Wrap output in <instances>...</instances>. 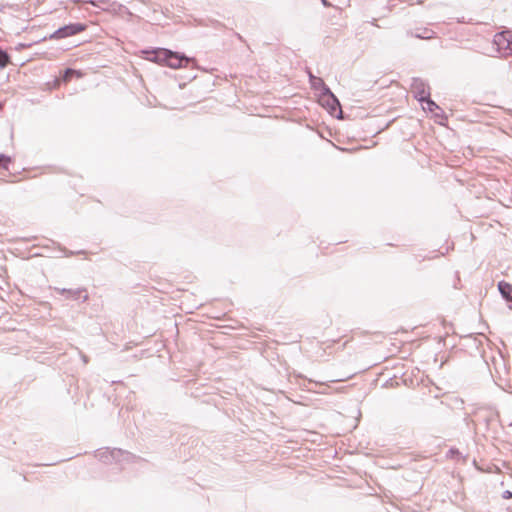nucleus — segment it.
<instances>
[{"label":"nucleus","mask_w":512,"mask_h":512,"mask_svg":"<svg viewBox=\"0 0 512 512\" xmlns=\"http://www.w3.org/2000/svg\"><path fill=\"white\" fill-rule=\"evenodd\" d=\"M498 290L501 296L507 301L512 302V285L504 280L498 282Z\"/></svg>","instance_id":"obj_8"},{"label":"nucleus","mask_w":512,"mask_h":512,"mask_svg":"<svg viewBox=\"0 0 512 512\" xmlns=\"http://www.w3.org/2000/svg\"><path fill=\"white\" fill-rule=\"evenodd\" d=\"M456 455H457V456H458V455H460L459 450H458V449H456V448H450V449H449V451H448V456H449V457H451V458H453V457H454V456H456Z\"/></svg>","instance_id":"obj_15"},{"label":"nucleus","mask_w":512,"mask_h":512,"mask_svg":"<svg viewBox=\"0 0 512 512\" xmlns=\"http://www.w3.org/2000/svg\"><path fill=\"white\" fill-rule=\"evenodd\" d=\"M75 75L77 77H81L82 74L80 71H76L73 68H66L62 74V81L66 83L70 81Z\"/></svg>","instance_id":"obj_12"},{"label":"nucleus","mask_w":512,"mask_h":512,"mask_svg":"<svg viewBox=\"0 0 512 512\" xmlns=\"http://www.w3.org/2000/svg\"><path fill=\"white\" fill-rule=\"evenodd\" d=\"M309 82L311 88L314 90L324 91L325 87H328L322 78L316 77L311 71L308 72Z\"/></svg>","instance_id":"obj_9"},{"label":"nucleus","mask_w":512,"mask_h":512,"mask_svg":"<svg viewBox=\"0 0 512 512\" xmlns=\"http://www.w3.org/2000/svg\"><path fill=\"white\" fill-rule=\"evenodd\" d=\"M423 109L427 110L429 112H434L436 110H439L440 113H436L435 116H443L444 112L443 110L431 99V95L424 100Z\"/></svg>","instance_id":"obj_10"},{"label":"nucleus","mask_w":512,"mask_h":512,"mask_svg":"<svg viewBox=\"0 0 512 512\" xmlns=\"http://www.w3.org/2000/svg\"><path fill=\"white\" fill-rule=\"evenodd\" d=\"M71 35L72 34H48V36H44L43 38H41L39 40H36L34 42H31V43H19L15 47V50H21V49H24V48H29L33 44L39 43L41 41H46L47 39H61V38H64V37H67V36H71Z\"/></svg>","instance_id":"obj_7"},{"label":"nucleus","mask_w":512,"mask_h":512,"mask_svg":"<svg viewBox=\"0 0 512 512\" xmlns=\"http://www.w3.org/2000/svg\"><path fill=\"white\" fill-rule=\"evenodd\" d=\"M51 243L53 245H57L59 251L62 252L65 257H71V256L76 255V254H84L85 253V251H83V250H80V251H77V252L68 250L67 248L62 247L60 244H58V243H56L54 241H51Z\"/></svg>","instance_id":"obj_13"},{"label":"nucleus","mask_w":512,"mask_h":512,"mask_svg":"<svg viewBox=\"0 0 512 512\" xmlns=\"http://www.w3.org/2000/svg\"><path fill=\"white\" fill-rule=\"evenodd\" d=\"M237 36V38L241 41L242 40V37H241V34L240 33H237L235 34Z\"/></svg>","instance_id":"obj_20"},{"label":"nucleus","mask_w":512,"mask_h":512,"mask_svg":"<svg viewBox=\"0 0 512 512\" xmlns=\"http://www.w3.org/2000/svg\"><path fill=\"white\" fill-rule=\"evenodd\" d=\"M65 30H66V28H60V29H58V31H57V32H58V33L66 32Z\"/></svg>","instance_id":"obj_19"},{"label":"nucleus","mask_w":512,"mask_h":512,"mask_svg":"<svg viewBox=\"0 0 512 512\" xmlns=\"http://www.w3.org/2000/svg\"><path fill=\"white\" fill-rule=\"evenodd\" d=\"M416 38L419 39H431L432 36H425L424 34H414Z\"/></svg>","instance_id":"obj_17"},{"label":"nucleus","mask_w":512,"mask_h":512,"mask_svg":"<svg viewBox=\"0 0 512 512\" xmlns=\"http://www.w3.org/2000/svg\"><path fill=\"white\" fill-rule=\"evenodd\" d=\"M0 156H2L0 158V168L7 170L9 163L11 162V157H9L8 155H5V154H0Z\"/></svg>","instance_id":"obj_14"},{"label":"nucleus","mask_w":512,"mask_h":512,"mask_svg":"<svg viewBox=\"0 0 512 512\" xmlns=\"http://www.w3.org/2000/svg\"><path fill=\"white\" fill-rule=\"evenodd\" d=\"M411 91L414 98L422 105L424 104V100L431 95L428 83L418 77L412 78Z\"/></svg>","instance_id":"obj_5"},{"label":"nucleus","mask_w":512,"mask_h":512,"mask_svg":"<svg viewBox=\"0 0 512 512\" xmlns=\"http://www.w3.org/2000/svg\"><path fill=\"white\" fill-rule=\"evenodd\" d=\"M54 290L66 297V299L77 300L82 298V302H86L89 299L87 290L85 288L67 289L55 287Z\"/></svg>","instance_id":"obj_6"},{"label":"nucleus","mask_w":512,"mask_h":512,"mask_svg":"<svg viewBox=\"0 0 512 512\" xmlns=\"http://www.w3.org/2000/svg\"><path fill=\"white\" fill-rule=\"evenodd\" d=\"M142 58L154 62L161 66H167L172 69H180L191 66L197 67L196 59L189 57L185 53L173 51L168 48L154 47L142 49L140 51Z\"/></svg>","instance_id":"obj_1"},{"label":"nucleus","mask_w":512,"mask_h":512,"mask_svg":"<svg viewBox=\"0 0 512 512\" xmlns=\"http://www.w3.org/2000/svg\"><path fill=\"white\" fill-rule=\"evenodd\" d=\"M82 29H83L82 27H79V28H77V29L73 30L72 32H79V31H80V30H82Z\"/></svg>","instance_id":"obj_21"},{"label":"nucleus","mask_w":512,"mask_h":512,"mask_svg":"<svg viewBox=\"0 0 512 512\" xmlns=\"http://www.w3.org/2000/svg\"><path fill=\"white\" fill-rule=\"evenodd\" d=\"M95 457L99 459V461L110 464V463H121V462H134L136 459H139L136 455L121 449H98L95 453Z\"/></svg>","instance_id":"obj_3"},{"label":"nucleus","mask_w":512,"mask_h":512,"mask_svg":"<svg viewBox=\"0 0 512 512\" xmlns=\"http://www.w3.org/2000/svg\"><path fill=\"white\" fill-rule=\"evenodd\" d=\"M81 357L85 364L88 363V357L86 355L82 354Z\"/></svg>","instance_id":"obj_18"},{"label":"nucleus","mask_w":512,"mask_h":512,"mask_svg":"<svg viewBox=\"0 0 512 512\" xmlns=\"http://www.w3.org/2000/svg\"><path fill=\"white\" fill-rule=\"evenodd\" d=\"M319 102L327 109L330 115L335 116L337 119L343 118L340 101L329 87H325L324 91L319 93Z\"/></svg>","instance_id":"obj_4"},{"label":"nucleus","mask_w":512,"mask_h":512,"mask_svg":"<svg viewBox=\"0 0 512 512\" xmlns=\"http://www.w3.org/2000/svg\"><path fill=\"white\" fill-rule=\"evenodd\" d=\"M460 43V47L464 49H475L478 52L491 56V57H508L512 55V34H493V38L487 39V43L484 46L473 47L470 45V41L460 40L458 38L453 39Z\"/></svg>","instance_id":"obj_2"},{"label":"nucleus","mask_w":512,"mask_h":512,"mask_svg":"<svg viewBox=\"0 0 512 512\" xmlns=\"http://www.w3.org/2000/svg\"><path fill=\"white\" fill-rule=\"evenodd\" d=\"M502 497H503L504 499H510V498H512V492H511V491H509V490H506V491H504V492H503Z\"/></svg>","instance_id":"obj_16"},{"label":"nucleus","mask_w":512,"mask_h":512,"mask_svg":"<svg viewBox=\"0 0 512 512\" xmlns=\"http://www.w3.org/2000/svg\"><path fill=\"white\" fill-rule=\"evenodd\" d=\"M11 63L10 54L7 52V50L0 47V70H4Z\"/></svg>","instance_id":"obj_11"}]
</instances>
